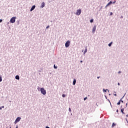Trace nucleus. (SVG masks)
<instances>
[{
	"mask_svg": "<svg viewBox=\"0 0 128 128\" xmlns=\"http://www.w3.org/2000/svg\"><path fill=\"white\" fill-rule=\"evenodd\" d=\"M104 90L106 92H108V89H106L105 90H104Z\"/></svg>",
	"mask_w": 128,
	"mask_h": 128,
	"instance_id": "obj_23",
	"label": "nucleus"
},
{
	"mask_svg": "<svg viewBox=\"0 0 128 128\" xmlns=\"http://www.w3.org/2000/svg\"><path fill=\"white\" fill-rule=\"evenodd\" d=\"M16 17H12L10 20V22L12 24H14L16 22Z\"/></svg>",
	"mask_w": 128,
	"mask_h": 128,
	"instance_id": "obj_3",
	"label": "nucleus"
},
{
	"mask_svg": "<svg viewBox=\"0 0 128 128\" xmlns=\"http://www.w3.org/2000/svg\"><path fill=\"white\" fill-rule=\"evenodd\" d=\"M110 16H112V12H110Z\"/></svg>",
	"mask_w": 128,
	"mask_h": 128,
	"instance_id": "obj_25",
	"label": "nucleus"
},
{
	"mask_svg": "<svg viewBox=\"0 0 128 128\" xmlns=\"http://www.w3.org/2000/svg\"><path fill=\"white\" fill-rule=\"evenodd\" d=\"M124 108H121V112H122V114H124Z\"/></svg>",
	"mask_w": 128,
	"mask_h": 128,
	"instance_id": "obj_12",
	"label": "nucleus"
},
{
	"mask_svg": "<svg viewBox=\"0 0 128 128\" xmlns=\"http://www.w3.org/2000/svg\"><path fill=\"white\" fill-rule=\"evenodd\" d=\"M54 68H58V67L57 66H56V64L54 65Z\"/></svg>",
	"mask_w": 128,
	"mask_h": 128,
	"instance_id": "obj_21",
	"label": "nucleus"
},
{
	"mask_svg": "<svg viewBox=\"0 0 128 128\" xmlns=\"http://www.w3.org/2000/svg\"><path fill=\"white\" fill-rule=\"evenodd\" d=\"M2 77L0 76V82H2Z\"/></svg>",
	"mask_w": 128,
	"mask_h": 128,
	"instance_id": "obj_22",
	"label": "nucleus"
},
{
	"mask_svg": "<svg viewBox=\"0 0 128 128\" xmlns=\"http://www.w3.org/2000/svg\"><path fill=\"white\" fill-rule=\"evenodd\" d=\"M114 96H116V92H114Z\"/></svg>",
	"mask_w": 128,
	"mask_h": 128,
	"instance_id": "obj_17",
	"label": "nucleus"
},
{
	"mask_svg": "<svg viewBox=\"0 0 128 128\" xmlns=\"http://www.w3.org/2000/svg\"><path fill=\"white\" fill-rule=\"evenodd\" d=\"M82 60H80V63L82 64Z\"/></svg>",
	"mask_w": 128,
	"mask_h": 128,
	"instance_id": "obj_33",
	"label": "nucleus"
},
{
	"mask_svg": "<svg viewBox=\"0 0 128 128\" xmlns=\"http://www.w3.org/2000/svg\"><path fill=\"white\" fill-rule=\"evenodd\" d=\"M62 98H66V94H63L62 95Z\"/></svg>",
	"mask_w": 128,
	"mask_h": 128,
	"instance_id": "obj_19",
	"label": "nucleus"
},
{
	"mask_svg": "<svg viewBox=\"0 0 128 128\" xmlns=\"http://www.w3.org/2000/svg\"><path fill=\"white\" fill-rule=\"evenodd\" d=\"M116 112H118V110H117Z\"/></svg>",
	"mask_w": 128,
	"mask_h": 128,
	"instance_id": "obj_30",
	"label": "nucleus"
},
{
	"mask_svg": "<svg viewBox=\"0 0 128 128\" xmlns=\"http://www.w3.org/2000/svg\"><path fill=\"white\" fill-rule=\"evenodd\" d=\"M120 71H119L118 72V74H120Z\"/></svg>",
	"mask_w": 128,
	"mask_h": 128,
	"instance_id": "obj_31",
	"label": "nucleus"
},
{
	"mask_svg": "<svg viewBox=\"0 0 128 128\" xmlns=\"http://www.w3.org/2000/svg\"><path fill=\"white\" fill-rule=\"evenodd\" d=\"M112 4V1H110L105 6V8H108V6H110V4Z\"/></svg>",
	"mask_w": 128,
	"mask_h": 128,
	"instance_id": "obj_7",
	"label": "nucleus"
},
{
	"mask_svg": "<svg viewBox=\"0 0 128 128\" xmlns=\"http://www.w3.org/2000/svg\"><path fill=\"white\" fill-rule=\"evenodd\" d=\"M2 107H0V110H2Z\"/></svg>",
	"mask_w": 128,
	"mask_h": 128,
	"instance_id": "obj_36",
	"label": "nucleus"
},
{
	"mask_svg": "<svg viewBox=\"0 0 128 128\" xmlns=\"http://www.w3.org/2000/svg\"><path fill=\"white\" fill-rule=\"evenodd\" d=\"M126 116H128V115H126Z\"/></svg>",
	"mask_w": 128,
	"mask_h": 128,
	"instance_id": "obj_38",
	"label": "nucleus"
},
{
	"mask_svg": "<svg viewBox=\"0 0 128 128\" xmlns=\"http://www.w3.org/2000/svg\"><path fill=\"white\" fill-rule=\"evenodd\" d=\"M112 42H111L108 44V46H112Z\"/></svg>",
	"mask_w": 128,
	"mask_h": 128,
	"instance_id": "obj_14",
	"label": "nucleus"
},
{
	"mask_svg": "<svg viewBox=\"0 0 128 128\" xmlns=\"http://www.w3.org/2000/svg\"><path fill=\"white\" fill-rule=\"evenodd\" d=\"M2 22V20L0 19V22Z\"/></svg>",
	"mask_w": 128,
	"mask_h": 128,
	"instance_id": "obj_28",
	"label": "nucleus"
},
{
	"mask_svg": "<svg viewBox=\"0 0 128 128\" xmlns=\"http://www.w3.org/2000/svg\"><path fill=\"white\" fill-rule=\"evenodd\" d=\"M16 128H18V126H16Z\"/></svg>",
	"mask_w": 128,
	"mask_h": 128,
	"instance_id": "obj_40",
	"label": "nucleus"
},
{
	"mask_svg": "<svg viewBox=\"0 0 128 128\" xmlns=\"http://www.w3.org/2000/svg\"><path fill=\"white\" fill-rule=\"evenodd\" d=\"M44 6H46V3H44V2H42L41 4L42 8H44Z\"/></svg>",
	"mask_w": 128,
	"mask_h": 128,
	"instance_id": "obj_8",
	"label": "nucleus"
},
{
	"mask_svg": "<svg viewBox=\"0 0 128 128\" xmlns=\"http://www.w3.org/2000/svg\"><path fill=\"white\" fill-rule=\"evenodd\" d=\"M40 90L41 92V94H44V96L46 94V90H44V88H40Z\"/></svg>",
	"mask_w": 128,
	"mask_h": 128,
	"instance_id": "obj_1",
	"label": "nucleus"
},
{
	"mask_svg": "<svg viewBox=\"0 0 128 128\" xmlns=\"http://www.w3.org/2000/svg\"><path fill=\"white\" fill-rule=\"evenodd\" d=\"M22 118L18 117L16 118L15 122H14V124H18V122H20V119Z\"/></svg>",
	"mask_w": 128,
	"mask_h": 128,
	"instance_id": "obj_5",
	"label": "nucleus"
},
{
	"mask_svg": "<svg viewBox=\"0 0 128 128\" xmlns=\"http://www.w3.org/2000/svg\"><path fill=\"white\" fill-rule=\"evenodd\" d=\"M16 80H20V76H16Z\"/></svg>",
	"mask_w": 128,
	"mask_h": 128,
	"instance_id": "obj_13",
	"label": "nucleus"
},
{
	"mask_svg": "<svg viewBox=\"0 0 128 128\" xmlns=\"http://www.w3.org/2000/svg\"><path fill=\"white\" fill-rule=\"evenodd\" d=\"M68 110H69L70 112H72V109H70V108H69Z\"/></svg>",
	"mask_w": 128,
	"mask_h": 128,
	"instance_id": "obj_20",
	"label": "nucleus"
},
{
	"mask_svg": "<svg viewBox=\"0 0 128 128\" xmlns=\"http://www.w3.org/2000/svg\"><path fill=\"white\" fill-rule=\"evenodd\" d=\"M2 108H4V106H1Z\"/></svg>",
	"mask_w": 128,
	"mask_h": 128,
	"instance_id": "obj_27",
	"label": "nucleus"
},
{
	"mask_svg": "<svg viewBox=\"0 0 128 128\" xmlns=\"http://www.w3.org/2000/svg\"><path fill=\"white\" fill-rule=\"evenodd\" d=\"M10 128H12V126H10Z\"/></svg>",
	"mask_w": 128,
	"mask_h": 128,
	"instance_id": "obj_39",
	"label": "nucleus"
},
{
	"mask_svg": "<svg viewBox=\"0 0 128 128\" xmlns=\"http://www.w3.org/2000/svg\"><path fill=\"white\" fill-rule=\"evenodd\" d=\"M50 28V26H48L46 27V28Z\"/></svg>",
	"mask_w": 128,
	"mask_h": 128,
	"instance_id": "obj_24",
	"label": "nucleus"
},
{
	"mask_svg": "<svg viewBox=\"0 0 128 128\" xmlns=\"http://www.w3.org/2000/svg\"><path fill=\"white\" fill-rule=\"evenodd\" d=\"M82 14V9H78L76 13V16H80Z\"/></svg>",
	"mask_w": 128,
	"mask_h": 128,
	"instance_id": "obj_2",
	"label": "nucleus"
},
{
	"mask_svg": "<svg viewBox=\"0 0 128 128\" xmlns=\"http://www.w3.org/2000/svg\"><path fill=\"white\" fill-rule=\"evenodd\" d=\"M34 8H36V6H33L32 8H30V12H32V10H34Z\"/></svg>",
	"mask_w": 128,
	"mask_h": 128,
	"instance_id": "obj_9",
	"label": "nucleus"
},
{
	"mask_svg": "<svg viewBox=\"0 0 128 128\" xmlns=\"http://www.w3.org/2000/svg\"><path fill=\"white\" fill-rule=\"evenodd\" d=\"M70 41L68 40L65 44L66 48H68L70 46Z\"/></svg>",
	"mask_w": 128,
	"mask_h": 128,
	"instance_id": "obj_4",
	"label": "nucleus"
},
{
	"mask_svg": "<svg viewBox=\"0 0 128 128\" xmlns=\"http://www.w3.org/2000/svg\"><path fill=\"white\" fill-rule=\"evenodd\" d=\"M120 82H118V86H120Z\"/></svg>",
	"mask_w": 128,
	"mask_h": 128,
	"instance_id": "obj_35",
	"label": "nucleus"
},
{
	"mask_svg": "<svg viewBox=\"0 0 128 128\" xmlns=\"http://www.w3.org/2000/svg\"><path fill=\"white\" fill-rule=\"evenodd\" d=\"M126 120L127 122L128 123V120L126 118Z\"/></svg>",
	"mask_w": 128,
	"mask_h": 128,
	"instance_id": "obj_37",
	"label": "nucleus"
},
{
	"mask_svg": "<svg viewBox=\"0 0 128 128\" xmlns=\"http://www.w3.org/2000/svg\"><path fill=\"white\" fill-rule=\"evenodd\" d=\"M113 4H116V1L113 2Z\"/></svg>",
	"mask_w": 128,
	"mask_h": 128,
	"instance_id": "obj_32",
	"label": "nucleus"
},
{
	"mask_svg": "<svg viewBox=\"0 0 128 128\" xmlns=\"http://www.w3.org/2000/svg\"><path fill=\"white\" fill-rule=\"evenodd\" d=\"M76 79H74V81H73L74 86V84H76Z\"/></svg>",
	"mask_w": 128,
	"mask_h": 128,
	"instance_id": "obj_10",
	"label": "nucleus"
},
{
	"mask_svg": "<svg viewBox=\"0 0 128 128\" xmlns=\"http://www.w3.org/2000/svg\"><path fill=\"white\" fill-rule=\"evenodd\" d=\"M120 102H121L124 103V101H123V100H122V99H121Z\"/></svg>",
	"mask_w": 128,
	"mask_h": 128,
	"instance_id": "obj_29",
	"label": "nucleus"
},
{
	"mask_svg": "<svg viewBox=\"0 0 128 128\" xmlns=\"http://www.w3.org/2000/svg\"><path fill=\"white\" fill-rule=\"evenodd\" d=\"M88 52V49L86 48L84 52V54H86V53Z\"/></svg>",
	"mask_w": 128,
	"mask_h": 128,
	"instance_id": "obj_11",
	"label": "nucleus"
},
{
	"mask_svg": "<svg viewBox=\"0 0 128 128\" xmlns=\"http://www.w3.org/2000/svg\"><path fill=\"white\" fill-rule=\"evenodd\" d=\"M90 22H94V19H92L90 20Z\"/></svg>",
	"mask_w": 128,
	"mask_h": 128,
	"instance_id": "obj_18",
	"label": "nucleus"
},
{
	"mask_svg": "<svg viewBox=\"0 0 128 128\" xmlns=\"http://www.w3.org/2000/svg\"><path fill=\"white\" fill-rule=\"evenodd\" d=\"M86 98H88L86 97L84 98V100H86Z\"/></svg>",
	"mask_w": 128,
	"mask_h": 128,
	"instance_id": "obj_26",
	"label": "nucleus"
},
{
	"mask_svg": "<svg viewBox=\"0 0 128 128\" xmlns=\"http://www.w3.org/2000/svg\"><path fill=\"white\" fill-rule=\"evenodd\" d=\"M116 126V124L112 123V128H114V126Z\"/></svg>",
	"mask_w": 128,
	"mask_h": 128,
	"instance_id": "obj_16",
	"label": "nucleus"
},
{
	"mask_svg": "<svg viewBox=\"0 0 128 128\" xmlns=\"http://www.w3.org/2000/svg\"><path fill=\"white\" fill-rule=\"evenodd\" d=\"M97 78H100V76H98V77H97Z\"/></svg>",
	"mask_w": 128,
	"mask_h": 128,
	"instance_id": "obj_34",
	"label": "nucleus"
},
{
	"mask_svg": "<svg viewBox=\"0 0 128 128\" xmlns=\"http://www.w3.org/2000/svg\"><path fill=\"white\" fill-rule=\"evenodd\" d=\"M96 25H94L92 30V32L93 34H94V32H96Z\"/></svg>",
	"mask_w": 128,
	"mask_h": 128,
	"instance_id": "obj_6",
	"label": "nucleus"
},
{
	"mask_svg": "<svg viewBox=\"0 0 128 128\" xmlns=\"http://www.w3.org/2000/svg\"><path fill=\"white\" fill-rule=\"evenodd\" d=\"M120 100H119V102L117 103V104H118V105L120 104Z\"/></svg>",
	"mask_w": 128,
	"mask_h": 128,
	"instance_id": "obj_15",
	"label": "nucleus"
}]
</instances>
